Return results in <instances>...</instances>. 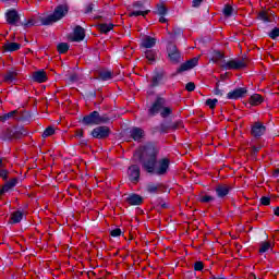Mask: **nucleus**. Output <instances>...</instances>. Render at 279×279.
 <instances>
[{"instance_id": "obj_1", "label": "nucleus", "mask_w": 279, "mask_h": 279, "mask_svg": "<svg viewBox=\"0 0 279 279\" xmlns=\"http://www.w3.org/2000/svg\"><path fill=\"white\" fill-rule=\"evenodd\" d=\"M158 154L159 150L154 145H146L140 155L142 169L151 175H167L171 160L167 157L158 159Z\"/></svg>"}, {"instance_id": "obj_2", "label": "nucleus", "mask_w": 279, "mask_h": 279, "mask_svg": "<svg viewBox=\"0 0 279 279\" xmlns=\"http://www.w3.org/2000/svg\"><path fill=\"white\" fill-rule=\"evenodd\" d=\"M66 14H69V5L60 4L54 9L53 14L41 19V25H53V23H58V21L64 19Z\"/></svg>"}, {"instance_id": "obj_3", "label": "nucleus", "mask_w": 279, "mask_h": 279, "mask_svg": "<svg viewBox=\"0 0 279 279\" xmlns=\"http://www.w3.org/2000/svg\"><path fill=\"white\" fill-rule=\"evenodd\" d=\"M110 119L106 116H100L98 111H93L85 116L82 120L84 125H101V123H108Z\"/></svg>"}, {"instance_id": "obj_4", "label": "nucleus", "mask_w": 279, "mask_h": 279, "mask_svg": "<svg viewBox=\"0 0 279 279\" xmlns=\"http://www.w3.org/2000/svg\"><path fill=\"white\" fill-rule=\"evenodd\" d=\"M163 106H167V100L162 97H157L151 107L148 109V114L150 117H156V114H160Z\"/></svg>"}, {"instance_id": "obj_5", "label": "nucleus", "mask_w": 279, "mask_h": 279, "mask_svg": "<svg viewBox=\"0 0 279 279\" xmlns=\"http://www.w3.org/2000/svg\"><path fill=\"white\" fill-rule=\"evenodd\" d=\"M5 21L9 25H14L19 27L21 25V14L15 9H10L5 12Z\"/></svg>"}, {"instance_id": "obj_6", "label": "nucleus", "mask_w": 279, "mask_h": 279, "mask_svg": "<svg viewBox=\"0 0 279 279\" xmlns=\"http://www.w3.org/2000/svg\"><path fill=\"white\" fill-rule=\"evenodd\" d=\"M246 64L244 60L232 59L229 61H225L222 64V69L225 71H239V69H245Z\"/></svg>"}, {"instance_id": "obj_7", "label": "nucleus", "mask_w": 279, "mask_h": 279, "mask_svg": "<svg viewBox=\"0 0 279 279\" xmlns=\"http://www.w3.org/2000/svg\"><path fill=\"white\" fill-rule=\"evenodd\" d=\"M167 52L170 62H172L173 64H178V62H180L182 53H180L177 45L169 44L167 47Z\"/></svg>"}, {"instance_id": "obj_8", "label": "nucleus", "mask_w": 279, "mask_h": 279, "mask_svg": "<svg viewBox=\"0 0 279 279\" xmlns=\"http://www.w3.org/2000/svg\"><path fill=\"white\" fill-rule=\"evenodd\" d=\"M128 177L133 184L138 183V180H141V167L138 165L130 166L128 169Z\"/></svg>"}, {"instance_id": "obj_9", "label": "nucleus", "mask_w": 279, "mask_h": 279, "mask_svg": "<svg viewBox=\"0 0 279 279\" xmlns=\"http://www.w3.org/2000/svg\"><path fill=\"white\" fill-rule=\"evenodd\" d=\"M267 132V128L262 122H255L251 128V135L254 138H260Z\"/></svg>"}, {"instance_id": "obj_10", "label": "nucleus", "mask_w": 279, "mask_h": 279, "mask_svg": "<svg viewBox=\"0 0 279 279\" xmlns=\"http://www.w3.org/2000/svg\"><path fill=\"white\" fill-rule=\"evenodd\" d=\"M92 136L98 140L108 138V136H110V128L97 126L92 131Z\"/></svg>"}, {"instance_id": "obj_11", "label": "nucleus", "mask_w": 279, "mask_h": 279, "mask_svg": "<svg viewBox=\"0 0 279 279\" xmlns=\"http://www.w3.org/2000/svg\"><path fill=\"white\" fill-rule=\"evenodd\" d=\"M247 95V89L245 87L235 88L227 94V99H241Z\"/></svg>"}, {"instance_id": "obj_12", "label": "nucleus", "mask_w": 279, "mask_h": 279, "mask_svg": "<svg viewBox=\"0 0 279 279\" xmlns=\"http://www.w3.org/2000/svg\"><path fill=\"white\" fill-rule=\"evenodd\" d=\"M197 62H199V58H193L185 63H182L180 68L177 70V73H184V71H191V69H195L197 66Z\"/></svg>"}, {"instance_id": "obj_13", "label": "nucleus", "mask_w": 279, "mask_h": 279, "mask_svg": "<svg viewBox=\"0 0 279 279\" xmlns=\"http://www.w3.org/2000/svg\"><path fill=\"white\" fill-rule=\"evenodd\" d=\"M130 136L136 143H141L145 138V131L138 126H134L130 130Z\"/></svg>"}, {"instance_id": "obj_14", "label": "nucleus", "mask_w": 279, "mask_h": 279, "mask_svg": "<svg viewBox=\"0 0 279 279\" xmlns=\"http://www.w3.org/2000/svg\"><path fill=\"white\" fill-rule=\"evenodd\" d=\"M230 191H232V186L228 184H219L216 186V195L220 199H223V197H227L230 194Z\"/></svg>"}, {"instance_id": "obj_15", "label": "nucleus", "mask_w": 279, "mask_h": 279, "mask_svg": "<svg viewBox=\"0 0 279 279\" xmlns=\"http://www.w3.org/2000/svg\"><path fill=\"white\" fill-rule=\"evenodd\" d=\"M32 80H33V82H37L38 84H43L47 81V72H45L44 70L33 72Z\"/></svg>"}, {"instance_id": "obj_16", "label": "nucleus", "mask_w": 279, "mask_h": 279, "mask_svg": "<svg viewBox=\"0 0 279 279\" xmlns=\"http://www.w3.org/2000/svg\"><path fill=\"white\" fill-rule=\"evenodd\" d=\"M211 61L215 64H218V66L220 69H223V64H226V58H225L223 53H221L220 51H215L214 52Z\"/></svg>"}, {"instance_id": "obj_17", "label": "nucleus", "mask_w": 279, "mask_h": 279, "mask_svg": "<svg viewBox=\"0 0 279 279\" xmlns=\"http://www.w3.org/2000/svg\"><path fill=\"white\" fill-rule=\"evenodd\" d=\"M86 37V33L82 26H76L74 29V43H82L84 38Z\"/></svg>"}, {"instance_id": "obj_18", "label": "nucleus", "mask_w": 279, "mask_h": 279, "mask_svg": "<svg viewBox=\"0 0 279 279\" xmlns=\"http://www.w3.org/2000/svg\"><path fill=\"white\" fill-rule=\"evenodd\" d=\"M19 183V180L16 178L11 179L9 182H7L1 189H0V197L1 195H4V193H8L11 189H14L16 184Z\"/></svg>"}, {"instance_id": "obj_19", "label": "nucleus", "mask_w": 279, "mask_h": 279, "mask_svg": "<svg viewBox=\"0 0 279 279\" xmlns=\"http://www.w3.org/2000/svg\"><path fill=\"white\" fill-rule=\"evenodd\" d=\"M126 202L131 206H141L143 204V197L138 194H132L128 196Z\"/></svg>"}, {"instance_id": "obj_20", "label": "nucleus", "mask_w": 279, "mask_h": 279, "mask_svg": "<svg viewBox=\"0 0 279 279\" xmlns=\"http://www.w3.org/2000/svg\"><path fill=\"white\" fill-rule=\"evenodd\" d=\"M98 77L102 82H108V81L112 80V77H114V74L110 70H100L98 72Z\"/></svg>"}, {"instance_id": "obj_21", "label": "nucleus", "mask_w": 279, "mask_h": 279, "mask_svg": "<svg viewBox=\"0 0 279 279\" xmlns=\"http://www.w3.org/2000/svg\"><path fill=\"white\" fill-rule=\"evenodd\" d=\"M5 52L12 53L13 51H19L21 49V44L19 43H7L2 46Z\"/></svg>"}, {"instance_id": "obj_22", "label": "nucleus", "mask_w": 279, "mask_h": 279, "mask_svg": "<svg viewBox=\"0 0 279 279\" xmlns=\"http://www.w3.org/2000/svg\"><path fill=\"white\" fill-rule=\"evenodd\" d=\"M142 47H144V49H151V47H156V38L146 36L142 40Z\"/></svg>"}, {"instance_id": "obj_23", "label": "nucleus", "mask_w": 279, "mask_h": 279, "mask_svg": "<svg viewBox=\"0 0 279 279\" xmlns=\"http://www.w3.org/2000/svg\"><path fill=\"white\" fill-rule=\"evenodd\" d=\"M29 132L24 126H16L13 132L14 138H23V136H27Z\"/></svg>"}, {"instance_id": "obj_24", "label": "nucleus", "mask_w": 279, "mask_h": 279, "mask_svg": "<svg viewBox=\"0 0 279 279\" xmlns=\"http://www.w3.org/2000/svg\"><path fill=\"white\" fill-rule=\"evenodd\" d=\"M251 106H260L265 99L259 94H254L248 99Z\"/></svg>"}, {"instance_id": "obj_25", "label": "nucleus", "mask_w": 279, "mask_h": 279, "mask_svg": "<svg viewBox=\"0 0 279 279\" xmlns=\"http://www.w3.org/2000/svg\"><path fill=\"white\" fill-rule=\"evenodd\" d=\"M11 219L13 223H21V221H23V211L21 210L14 211L11 216Z\"/></svg>"}, {"instance_id": "obj_26", "label": "nucleus", "mask_w": 279, "mask_h": 279, "mask_svg": "<svg viewBox=\"0 0 279 279\" xmlns=\"http://www.w3.org/2000/svg\"><path fill=\"white\" fill-rule=\"evenodd\" d=\"M16 71L7 72V74L4 75V82H8L9 84L14 82V80H16Z\"/></svg>"}, {"instance_id": "obj_27", "label": "nucleus", "mask_w": 279, "mask_h": 279, "mask_svg": "<svg viewBox=\"0 0 279 279\" xmlns=\"http://www.w3.org/2000/svg\"><path fill=\"white\" fill-rule=\"evenodd\" d=\"M222 12L227 19H230V16H232L234 14V8H232V5H230V4H227V5H225Z\"/></svg>"}, {"instance_id": "obj_28", "label": "nucleus", "mask_w": 279, "mask_h": 279, "mask_svg": "<svg viewBox=\"0 0 279 279\" xmlns=\"http://www.w3.org/2000/svg\"><path fill=\"white\" fill-rule=\"evenodd\" d=\"M173 109H171V107H165L161 109V111L159 112L160 117L162 119H167V117H170V114H172Z\"/></svg>"}, {"instance_id": "obj_29", "label": "nucleus", "mask_w": 279, "mask_h": 279, "mask_svg": "<svg viewBox=\"0 0 279 279\" xmlns=\"http://www.w3.org/2000/svg\"><path fill=\"white\" fill-rule=\"evenodd\" d=\"M144 56L148 62H154L156 60V51L154 50H146Z\"/></svg>"}, {"instance_id": "obj_30", "label": "nucleus", "mask_w": 279, "mask_h": 279, "mask_svg": "<svg viewBox=\"0 0 279 279\" xmlns=\"http://www.w3.org/2000/svg\"><path fill=\"white\" fill-rule=\"evenodd\" d=\"M257 19L259 21H263V23H270L271 20H269V15L266 13V11H260L257 15Z\"/></svg>"}, {"instance_id": "obj_31", "label": "nucleus", "mask_w": 279, "mask_h": 279, "mask_svg": "<svg viewBox=\"0 0 279 279\" xmlns=\"http://www.w3.org/2000/svg\"><path fill=\"white\" fill-rule=\"evenodd\" d=\"M114 27V24H100L99 29L102 34H108Z\"/></svg>"}, {"instance_id": "obj_32", "label": "nucleus", "mask_w": 279, "mask_h": 279, "mask_svg": "<svg viewBox=\"0 0 279 279\" xmlns=\"http://www.w3.org/2000/svg\"><path fill=\"white\" fill-rule=\"evenodd\" d=\"M269 250H271V243L263 242L259 247V254H265V252H269Z\"/></svg>"}, {"instance_id": "obj_33", "label": "nucleus", "mask_w": 279, "mask_h": 279, "mask_svg": "<svg viewBox=\"0 0 279 279\" xmlns=\"http://www.w3.org/2000/svg\"><path fill=\"white\" fill-rule=\"evenodd\" d=\"M160 82H162V74H156L151 78L150 86L156 87L158 86V84H160Z\"/></svg>"}, {"instance_id": "obj_34", "label": "nucleus", "mask_w": 279, "mask_h": 279, "mask_svg": "<svg viewBox=\"0 0 279 279\" xmlns=\"http://www.w3.org/2000/svg\"><path fill=\"white\" fill-rule=\"evenodd\" d=\"M53 134H56L53 126H48L43 133V138H49V136H53Z\"/></svg>"}, {"instance_id": "obj_35", "label": "nucleus", "mask_w": 279, "mask_h": 279, "mask_svg": "<svg viewBox=\"0 0 279 279\" xmlns=\"http://www.w3.org/2000/svg\"><path fill=\"white\" fill-rule=\"evenodd\" d=\"M57 51H59V53H66V51H69V44L66 43H61L57 46Z\"/></svg>"}, {"instance_id": "obj_36", "label": "nucleus", "mask_w": 279, "mask_h": 279, "mask_svg": "<svg viewBox=\"0 0 279 279\" xmlns=\"http://www.w3.org/2000/svg\"><path fill=\"white\" fill-rule=\"evenodd\" d=\"M14 114H16V110L10 111L9 113L1 116L0 121H2V123H5V121L13 119Z\"/></svg>"}, {"instance_id": "obj_37", "label": "nucleus", "mask_w": 279, "mask_h": 279, "mask_svg": "<svg viewBox=\"0 0 279 279\" xmlns=\"http://www.w3.org/2000/svg\"><path fill=\"white\" fill-rule=\"evenodd\" d=\"M149 10L146 11H132L131 13H129V16H147V14L149 13Z\"/></svg>"}, {"instance_id": "obj_38", "label": "nucleus", "mask_w": 279, "mask_h": 279, "mask_svg": "<svg viewBox=\"0 0 279 279\" xmlns=\"http://www.w3.org/2000/svg\"><path fill=\"white\" fill-rule=\"evenodd\" d=\"M201 202L203 204H210V202H215V197L210 195H204L201 197Z\"/></svg>"}, {"instance_id": "obj_39", "label": "nucleus", "mask_w": 279, "mask_h": 279, "mask_svg": "<svg viewBox=\"0 0 279 279\" xmlns=\"http://www.w3.org/2000/svg\"><path fill=\"white\" fill-rule=\"evenodd\" d=\"M20 25H22V27H34V25H36V21H34V19H31L26 22L20 23Z\"/></svg>"}, {"instance_id": "obj_40", "label": "nucleus", "mask_w": 279, "mask_h": 279, "mask_svg": "<svg viewBox=\"0 0 279 279\" xmlns=\"http://www.w3.org/2000/svg\"><path fill=\"white\" fill-rule=\"evenodd\" d=\"M146 189L148 193H158V185L154 183H149Z\"/></svg>"}, {"instance_id": "obj_41", "label": "nucleus", "mask_w": 279, "mask_h": 279, "mask_svg": "<svg viewBox=\"0 0 279 279\" xmlns=\"http://www.w3.org/2000/svg\"><path fill=\"white\" fill-rule=\"evenodd\" d=\"M217 101H218L217 98L207 99L206 100V106H208V108H210L213 110L217 106Z\"/></svg>"}, {"instance_id": "obj_42", "label": "nucleus", "mask_w": 279, "mask_h": 279, "mask_svg": "<svg viewBox=\"0 0 279 279\" xmlns=\"http://www.w3.org/2000/svg\"><path fill=\"white\" fill-rule=\"evenodd\" d=\"M169 130H171V124H167V123L160 124L161 134H167V132H169Z\"/></svg>"}, {"instance_id": "obj_43", "label": "nucleus", "mask_w": 279, "mask_h": 279, "mask_svg": "<svg viewBox=\"0 0 279 279\" xmlns=\"http://www.w3.org/2000/svg\"><path fill=\"white\" fill-rule=\"evenodd\" d=\"M279 36V28L275 27L270 33H269V38H271L272 40H276V38H278Z\"/></svg>"}, {"instance_id": "obj_44", "label": "nucleus", "mask_w": 279, "mask_h": 279, "mask_svg": "<svg viewBox=\"0 0 279 279\" xmlns=\"http://www.w3.org/2000/svg\"><path fill=\"white\" fill-rule=\"evenodd\" d=\"M157 14H159V16H165V14H167V8L165 5H158Z\"/></svg>"}, {"instance_id": "obj_45", "label": "nucleus", "mask_w": 279, "mask_h": 279, "mask_svg": "<svg viewBox=\"0 0 279 279\" xmlns=\"http://www.w3.org/2000/svg\"><path fill=\"white\" fill-rule=\"evenodd\" d=\"M260 204H262L263 206H269V204H271V198H269V197H267V196H263V197L260 198Z\"/></svg>"}, {"instance_id": "obj_46", "label": "nucleus", "mask_w": 279, "mask_h": 279, "mask_svg": "<svg viewBox=\"0 0 279 279\" xmlns=\"http://www.w3.org/2000/svg\"><path fill=\"white\" fill-rule=\"evenodd\" d=\"M180 128H184V125H182V122H181V121L175 122V123H173V124H170V130L175 131V130H180Z\"/></svg>"}, {"instance_id": "obj_47", "label": "nucleus", "mask_w": 279, "mask_h": 279, "mask_svg": "<svg viewBox=\"0 0 279 279\" xmlns=\"http://www.w3.org/2000/svg\"><path fill=\"white\" fill-rule=\"evenodd\" d=\"M185 90H187L189 93H193V90H195V83L190 82L185 85Z\"/></svg>"}, {"instance_id": "obj_48", "label": "nucleus", "mask_w": 279, "mask_h": 279, "mask_svg": "<svg viewBox=\"0 0 279 279\" xmlns=\"http://www.w3.org/2000/svg\"><path fill=\"white\" fill-rule=\"evenodd\" d=\"M194 269H195V271H202V269H204V263H202V262H196V263L194 264Z\"/></svg>"}, {"instance_id": "obj_49", "label": "nucleus", "mask_w": 279, "mask_h": 279, "mask_svg": "<svg viewBox=\"0 0 279 279\" xmlns=\"http://www.w3.org/2000/svg\"><path fill=\"white\" fill-rule=\"evenodd\" d=\"M111 236H121V229L117 228L111 230L110 232Z\"/></svg>"}, {"instance_id": "obj_50", "label": "nucleus", "mask_w": 279, "mask_h": 279, "mask_svg": "<svg viewBox=\"0 0 279 279\" xmlns=\"http://www.w3.org/2000/svg\"><path fill=\"white\" fill-rule=\"evenodd\" d=\"M94 8H95V4H93V3L87 4V7L85 9V13L90 14V12H93Z\"/></svg>"}, {"instance_id": "obj_51", "label": "nucleus", "mask_w": 279, "mask_h": 279, "mask_svg": "<svg viewBox=\"0 0 279 279\" xmlns=\"http://www.w3.org/2000/svg\"><path fill=\"white\" fill-rule=\"evenodd\" d=\"M204 0H193L192 1V7L193 8H199V5H202V2H203Z\"/></svg>"}, {"instance_id": "obj_52", "label": "nucleus", "mask_w": 279, "mask_h": 279, "mask_svg": "<svg viewBox=\"0 0 279 279\" xmlns=\"http://www.w3.org/2000/svg\"><path fill=\"white\" fill-rule=\"evenodd\" d=\"M0 178L8 180V171L5 169H0Z\"/></svg>"}, {"instance_id": "obj_53", "label": "nucleus", "mask_w": 279, "mask_h": 279, "mask_svg": "<svg viewBox=\"0 0 279 279\" xmlns=\"http://www.w3.org/2000/svg\"><path fill=\"white\" fill-rule=\"evenodd\" d=\"M75 136H76V138H82V136H84V131L83 130H77L75 132Z\"/></svg>"}, {"instance_id": "obj_54", "label": "nucleus", "mask_w": 279, "mask_h": 279, "mask_svg": "<svg viewBox=\"0 0 279 279\" xmlns=\"http://www.w3.org/2000/svg\"><path fill=\"white\" fill-rule=\"evenodd\" d=\"M133 8H141L143 10V4L142 2H134Z\"/></svg>"}, {"instance_id": "obj_55", "label": "nucleus", "mask_w": 279, "mask_h": 279, "mask_svg": "<svg viewBox=\"0 0 279 279\" xmlns=\"http://www.w3.org/2000/svg\"><path fill=\"white\" fill-rule=\"evenodd\" d=\"M70 80H71V82H76L77 81V75L76 74H72L70 76Z\"/></svg>"}, {"instance_id": "obj_56", "label": "nucleus", "mask_w": 279, "mask_h": 279, "mask_svg": "<svg viewBox=\"0 0 279 279\" xmlns=\"http://www.w3.org/2000/svg\"><path fill=\"white\" fill-rule=\"evenodd\" d=\"M5 168V162L3 161V159H0V169H4Z\"/></svg>"}, {"instance_id": "obj_57", "label": "nucleus", "mask_w": 279, "mask_h": 279, "mask_svg": "<svg viewBox=\"0 0 279 279\" xmlns=\"http://www.w3.org/2000/svg\"><path fill=\"white\" fill-rule=\"evenodd\" d=\"M253 151H254V154H258V151H260V147L254 146L253 147Z\"/></svg>"}, {"instance_id": "obj_58", "label": "nucleus", "mask_w": 279, "mask_h": 279, "mask_svg": "<svg viewBox=\"0 0 279 279\" xmlns=\"http://www.w3.org/2000/svg\"><path fill=\"white\" fill-rule=\"evenodd\" d=\"M159 23H167V20L165 19V16L161 15V17L159 19Z\"/></svg>"}, {"instance_id": "obj_59", "label": "nucleus", "mask_w": 279, "mask_h": 279, "mask_svg": "<svg viewBox=\"0 0 279 279\" xmlns=\"http://www.w3.org/2000/svg\"><path fill=\"white\" fill-rule=\"evenodd\" d=\"M275 215L276 217H279V207L275 208Z\"/></svg>"}, {"instance_id": "obj_60", "label": "nucleus", "mask_w": 279, "mask_h": 279, "mask_svg": "<svg viewBox=\"0 0 279 279\" xmlns=\"http://www.w3.org/2000/svg\"><path fill=\"white\" fill-rule=\"evenodd\" d=\"M216 95H223L220 89H216Z\"/></svg>"}, {"instance_id": "obj_61", "label": "nucleus", "mask_w": 279, "mask_h": 279, "mask_svg": "<svg viewBox=\"0 0 279 279\" xmlns=\"http://www.w3.org/2000/svg\"><path fill=\"white\" fill-rule=\"evenodd\" d=\"M162 208H167V205H162Z\"/></svg>"}, {"instance_id": "obj_62", "label": "nucleus", "mask_w": 279, "mask_h": 279, "mask_svg": "<svg viewBox=\"0 0 279 279\" xmlns=\"http://www.w3.org/2000/svg\"><path fill=\"white\" fill-rule=\"evenodd\" d=\"M276 173H279V169L276 170Z\"/></svg>"}]
</instances>
